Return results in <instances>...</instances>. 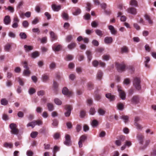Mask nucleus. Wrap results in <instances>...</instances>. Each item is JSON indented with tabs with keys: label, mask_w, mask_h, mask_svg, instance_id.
I'll use <instances>...</instances> for the list:
<instances>
[{
	"label": "nucleus",
	"mask_w": 156,
	"mask_h": 156,
	"mask_svg": "<svg viewBox=\"0 0 156 156\" xmlns=\"http://www.w3.org/2000/svg\"><path fill=\"white\" fill-rule=\"evenodd\" d=\"M62 17L63 19L66 20H67L68 19V15L65 12H63L62 13Z\"/></svg>",
	"instance_id": "47"
},
{
	"label": "nucleus",
	"mask_w": 156,
	"mask_h": 156,
	"mask_svg": "<svg viewBox=\"0 0 156 156\" xmlns=\"http://www.w3.org/2000/svg\"><path fill=\"white\" fill-rule=\"evenodd\" d=\"M99 63V62H98L96 60H94L92 62V64L93 66L95 67H97L98 64Z\"/></svg>",
	"instance_id": "63"
},
{
	"label": "nucleus",
	"mask_w": 156,
	"mask_h": 156,
	"mask_svg": "<svg viewBox=\"0 0 156 156\" xmlns=\"http://www.w3.org/2000/svg\"><path fill=\"white\" fill-rule=\"evenodd\" d=\"M98 124V122L96 120H94L91 123V125L93 127L96 126Z\"/></svg>",
	"instance_id": "54"
},
{
	"label": "nucleus",
	"mask_w": 156,
	"mask_h": 156,
	"mask_svg": "<svg viewBox=\"0 0 156 156\" xmlns=\"http://www.w3.org/2000/svg\"><path fill=\"white\" fill-rule=\"evenodd\" d=\"M145 20H147L149 24L152 25L153 24V21L151 20V18L147 14H145L144 16Z\"/></svg>",
	"instance_id": "18"
},
{
	"label": "nucleus",
	"mask_w": 156,
	"mask_h": 156,
	"mask_svg": "<svg viewBox=\"0 0 156 156\" xmlns=\"http://www.w3.org/2000/svg\"><path fill=\"white\" fill-rule=\"evenodd\" d=\"M87 58L89 61H90L92 59V54L90 50H87L86 52Z\"/></svg>",
	"instance_id": "19"
},
{
	"label": "nucleus",
	"mask_w": 156,
	"mask_h": 156,
	"mask_svg": "<svg viewBox=\"0 0 156 156\" xmlns=\"http://www.w3.org/2000/svg\"><path fill=\"white\" fill-rule=\"evenodd\" d=\"M21 64L23 66V67L27 69H29V68L28 66L27 62V61H23L21 62Z\"/></svg>",
	"instance_id": "37"
},
{
	"label": "nucleus",
	"mask_w": 156,
	"mask_h": 156,
	"mask_svg": "<svg viewBox=\"0 0 156 156\" xmlns=\"http://www.w3.org/2000/svg\"><path fill=\"white\" fill-rule=\"evenodd\" d=\"M140 120V117L138 116H136L135 117L134 122V124H136V123H138V122Z\"/></svg>",
	"instance_id": "59"
},
{
	"label": "nucleus",
	"mask_w": 156,
	"mask_h": 156,
	"mask_svg": "<svg viewBox=\"0 0 156 156\" xmlns=\"http://www.w3.org/2000/svg\"><path fill=\"white\" fill-rule=\"evenodd\" d=\"M120 118L123 120L125 123H126L128 121V117L127 115H123L120 117Z\"/></svg>",
	"instance_id": "44"
},
{
	"label": "nucleus",
	"mask_w": 156,
	"mask_h": 156,
	"mask_svg": "<svg viewBox=\"0 0 156 156\" xmlns=\"http://www.w3.org/2000/svg\"><path fill=\"white\" fill-rule=\"evenodd\" d=\"M139 99L138 97L137 96H134L133 97L131 101L135 104H137L139 102Z\"/></svg>",
	"instance_id": "23"
},
{
	"label": "nucleus",
	"mask_w": 156,
	"mask_h": 156,
	"mask_svg": "<svg viewBox=\"0 0 156 156\" xmlns=\"http://www.w3.org/2000/svg\"><path fill=\"white\" fill-rule=\"evenodd\" d=\"M36 125V124L35 122H34V121H33L29 123L27 125V127L31 126L32 128H34Z\"/></svg>",
	"instance_id": "34"
},
{
	"label": "nucleus",
	"mask_w": 156,
	"mask_h": 156,
	"mask_svg": "<svg viewBox=\"0 0 156 156\" xmlns=\"http://www.w3.org/2000/svg\"><path fill=\"white\" fill-rule=\"evenodd\" d=\"M98 24V22L96 20L94 21L91 23V26L93 27L96 28L97 27Z\"/></svg>",
	"instance_id": "39"
},
{
	"label": "nucleus",
	"mask_w": 156,
	"mask_h": 156,
	"mask_svg": "<svg viewBox=\"0 0 156 156\" xmlns=\"http://www.w3.org/2000/svg\"><path fill=\"white\" fill-rule=\"evenodd\" d=\"M55 103L58 105H60L62 104L61 101L57 98H56L54 100Z\"/></svg>",
	"instance_id": "50"
},
{
	"label": "nucleus",
	"mask_w": 156,
	"mask_h": 156,
	"mask_svg": "<svg viewBox=\"0 0 156 156\" xmlns=\"http://www.w3.org/2000/svg\"><path fill=\"white\" fill-rule=\"evenodd\" d=\"M116 66L117 69L119 72L124 71L125 69L126 65L123 62L121 63H117Z\"/></svg>",
	"instance_id": "4"
},
{
	"label": "nucleus",
	"mask_w": 156,
	"mask_h": 156,
	"mask_svg": "<svg viewBox=\"0 0 156 156\" xmlns=\"http://www.w3.org/2000/svg\"><path fill=\"white\" fill-rule=\"evenodd\" d=\"M134 125L138 129L141 130L142 129L143 127L139 123H136Z\"/></svg>",
	"instance_id": "64"
},
{
	"label": "nucleus",
	"mask_w": 156,
	"mask_h": 156,
	"mask_svg": "<svg viewBox=\"0 0 156 156\" xmlns=\"http://www.w3.org/2000/svg\"><path fill=\"white\" fill-rule=\"evenodd\" d=\"M136 138L139 141V143L140 144L143 145L144 144V136L141 134H137Z\"/></svg>",
	"instance_id": "8"
},
{
	"label": "nucleus",
	"mask_w": 156,
	"mask_h": 156,
	"mask_svg": "<svg viewBox=\"0 0 156 156\" xmlns=\"http://www.w3.org/2000/svg\"><path fill=\"white\" fill-rule=\"evenodd\" d=\"M92 44L94 46H98L99 44L98 41L96 40H94L92 41Z\"/></svg>",
	"instance_id": "57"
},
{
	"label": "nucleus",
	"mask_w": 156,
	"mask_h": 156,
	"mask_svg": "<svg viewBox=\"0 0 156 156\" xmlns=\"http://www.w3.org/2000/svg\"><path fill=\"white\" fill-rule=\"evenodd\" d=\"M38 133L36 131H34L31 132L30 134L31 137L33 138H35L37 135Z\"/></svg>",
	"instance_id": "43"
},
{
	"label": "nucleus",
	"mask_w": 156,
	"mask_h": 156,
	"mask_svg": "<svg viewBox=\"0 0 156 156\" xmlns=\"http://www.w3.org/2000/svg\"><path fill=\"white\" fill-rule=\"evenodd\" d=\"M125 136H122L120 137V139L119 140H116L115 141V144L117 146H120L121 144V143L125 140Z\"/></svg>",
	"instance_id": "10"
},
{
	"label": "nucleus",
	"mask_w": 156,
	"mask_h": 156,
	"mask_svg": "<svg viewBox=\"0 0 156 156\" xmlns=\"http://www.w3.org/2000/svg\"><path fill=\"white\" fill-rule=\"evenodd\" d=\"M5 9L8 10L12 13L14 12V8L11 6H9L8 8H5Z\"/></svg>",
	"instance_id": "56"
},
{
	"label": "nucleus",
	"mask_w": 156,
	"mask_h": 156,
	"mask_svg": "<svg viewBox=\"0 0 156 156\" xmlns=\"http://www.w3.org/2000/svg\"><path fill=\"white\" fill-rule=\"evenodd\" d=\"M98 112L100 115L103 116L105 114V112L102 109L100 108L98 109Z\"/></svg>",
	"instance_id": "35"
},
{
	"label": "nucleus",
	"mask_w": 156,
	"mask_h": 156,
	"mask_svg": "<svg viewBox=\"0 0 156 156\" xmlns=\"http://www.w3.org/2000/svg\"><path fill=\"white\" fill-rule=\"evenodd\" d=\"M58 84L57 82L54 81L53 82V86L54 88V91L57 92L58 90Z\"/></svg>",
	"instance_id": "29"
},
{
	"label": "nucleus",
	"mask_w": 156,
	"mask_h": 156,
	"mask_svg": "<svg viewBox=\"0 0 156 156\" xmlns=\"http://www.w3.org/2000/svg\"><path fill=\"white\" fill-rule=\"evenodd\" d=\"M4 146L6 148H12L13 147V144L11 143H5L4 144Z\"/></svg>",
	"instance_id": "45"
},
{
	"label": "nucleus",
	"mask_w": 156,
	"mask_h": 156,
	"mask_svg": "<svg viewBox=\"0 0 156 156\" xmlns=\"http://www.w3.org/2000/svg\"><path fill=\"white\" fill-rule=\"evenodd\" d=\"M22 25L24 28H27L28 27L29 24L27 21L25 20L23 21Z\"/></svg>",
	"instance_id": "48"
},
{
	"label": "nucleus",
	"mask_w": 156,
	"mask_h": 156,
	"mask_svg": "<svg viewBox=\"0 0 156 156\" xmlns=\"http://www.w3.org/2000/svg\"><path fill=\"white\" fill-rule=\"evenodd\" d=\"M52 8L54 11H58L61 9V5H57L55 4H52Z\"/></svg>",
	"instance_id": "17"
},
{
	"label": "nucleus",
	"mask_w": 156,
	"mask_h": 156,
	"mask_svg": "<svg viewBox=\"0 0 156 156\" xmlns=\"http://www.w3.org/2000/svg\"><path fill=\"white\" fill-rule=\"evenodd\" d=\"M110 58V56L108 55H105L102 56V59L106 61H108L109 59Z\"/></svg>",
	"instance_id": "41"
},
{
	"label": "nucleus",
	"mask_w": 156,
	"mask_h": 156,
	"mask_svg": "<svg viewBox=\"0 0 156 156\" xmlns=\"http://www.w3.org/2000/svg\"><path fill=\"white\" fill-rule=\"evenodd\" d=\"M150 140H147L145 141V143L143 145L142 148V149H144L146 148L148 145L150 143Z\"/></svg>",
	"instance_id": "32"
},
{
	"label": "nucleus",
	"mask_w": 156,
	"mask_h": 156,
	"mask_svg": "<svg viewBox=\"0 0 156 156\" xmlns=\"http://www.w3.org/2000/svg\"><path fill=\"white\" fill-rule=\"evenodd\" d=\"M17 79L19 84L21 86H23L24 85V83L23 80L20 77L18 78Z\"/></svg>",
	"instance_id": "55"
},
{
	"label": "nucleus",
	"mask_w": 156,
	"mask_h": 156,
	"mask_svg": "<svg viewBox=\"0 0 156 156\" xmlns=\"http://www.w3.org/2000/svg\"><path fill=\"white\" fill-rule=\"evenodd\" d=\"M108 29L110 30L111 34L113 35H115L117 33V31L112 25H110L108 26Z\"/></svg>",
	"instance_id": "21"
},
{
	"label": "nucleus",
	"mask_w": 156,
	"mask_h": 156,
	"mask_svg": "<svg viewBox=\"0 0 156 156\" xmlns=\"http://www.w3.org/2000/svg\"><path fill=\"white\" fill-rule=\"evenodd\" d=\"M64 108L66 111V112L64 113L66 117H68L70 115L72 108L71 106L68 105H65Z\"/></svg>",
	"instance_id": "3"
},
{
	"label": "nucleus",
	"mask_w": 156,
	"mask_h": 156,
	"mask_svg": "<svg viewBox=\"0 0 156 156\" xmlns=\"http://www.w3.org/2000/svg\"><path fill=\"white\" fill-rule=\"evenodd\" d=\"M2 118L3 120L5 121H6L8 120L9 119V118L8 116L6 114L4 113L2 117Z\"/></svg>",
	"instance_id": "60"
},
{
	"label": "nucleus",
	"mask_w": 156,
	"mask_h": 156,
	"mask_svg": "<svg viewBox=\"0 0 156 156\" xmlns=\"http://www.w3.org/2000/svg\"><path fill=\"white\" fill-rule=\"evenodd\" d=\"M105 96L110 101H114L115 99V97L114 95H112L111 93H109L105 94Z\"/></svg>",
	"instance_id": "11"
},
{
	"label": "nucleus",
	"mask_w": 156,
	"mask_h": 156,
	"mask_svg": "<svg viewBox=\"0 0 156 156\" xmlns=\"http://www.w3.org/2000/svg\"><path fill=\"white\" fill-rule=\"evenodd\" d=\"M87 136L85 135H83L80 137L78 143L79 147L80 148L81 147L83 146L82 143L87 139Z\"/></svg>",
	"instance_id": "6"
},
{
	"label": "nucleus",
	"mask_w": 156,
	"mask_h": 156,
	"mask_svg": "<svg viewBox=\"0 0 156 156\" xmlns=\"http://www.w3.org/2000/svg\"><path fill=\"white\" fill-rule=\"evenodd\" d=\"M86 115V112L84 111H82L80 113V117L81 118H84Z\"/></svg>",
	"instance_id": "58"
},
{
	"label": "nucleus",
	"mask_w": 156,
	"mask_h": 156,
	"mask_svg": "<svg viewBox=\"0 0 156 156\" xmlns=\"http://www.w3.org/2000/svg\"><path fill=\"white\" fill-rule=\"evenodd\" d=\"M129 5L132 6L136 7L137 6V3L136 0H131L130 2Z\"/></svg>",
	"instance_id": "31"
},
{
	"label": "nucleus",
	"mask_w": 156,
	"mask_h": 156,
	"mask_svg": "<svg viewBox=\"0 0 156 156\" xmlns=\"http://www.w3.org/2000/svg\"><path fill=\"white\" fill-rule=\"evenodd\" d=\"M35 92H36L34 88H30L29 89V91H28L30 95L33 94L35 93Z\"/></svg>",
	"instance_id": "52"
},
{
	"label": "nucleus",
	"mask_w": 156,
	"mask_h": 156,
	"mask_svg": "<svg viewBox=\"0 0 156 156\" xmlns=\"http://www.w3.org/2000/svg\"><path fill=\"white\" fill-rule=\"evenodd\" d=\"M81 10L79 8H77L76 9L75 11L73 12V15L77 16L79 14L81 13Z\"/></svg>",
	"instance_id": "46"
},
{
	"label": "nucleus",
	"mask_w": 156,
	"mask_h": 156,
	"mask_svg": "<svg viewBox=\"0 0 156 156\" xmlns=\"http://www.w3.org/2000/svg\"><path fill=\"white\" fill-rule=\"evenodd\" d=\"M39 53L37 51H35L32 52L31 55V58H35L38 57L39 56Z\"/></svg>",
	"instance_id": "24"
},
{
	"label": "nucleus",
	"mask_w": 156,
	"mask_h": 156,
	"mask_svg": "<svg viewBox=\"0 0 156 156\" xmlns=\"http://www.w3.org/2000/svg\"><path fill=\"white\" fill-rule=\"evenodd\" d=\"M140 83V81L139 78L136 77L134 79L133 85L137 90H139L141 89Z\"/></svg>",
	"instance_id": "2"
},
{
	"label": "nucleus",
	"mask_w": 156,
	"mask_h": 156,
	"mask_svg": "<svg viewBox=\"0 0 156 156\" xmlns=\"http://www.w3.org/2000/svg\"><path fill=\"white\" fill-rule=\"evenodd\" d=\"M41 79L43 82L46 83L49 80V76L44 74L42 75Z\"/></svg>",
	"instance_id": "14"
},
{
	"label": "nucleus",
	"mask_w": 156,
	"mask_h": 156,
	"mask_svg": "<svg viewBox=\"0 0 156 156\" xmlns=\"http://www.w3.org/2000/svg\"><path fill=\"white\" fill-rule=\"evenodd\" d=\"M25 50L26 52H28L32 50L33 49V47L32 46L25 45L24 46Z\"/></svg>",
	"instance_id": "20"
},
{
	"label": "nucleus",
	"mask_w": 156,
	"mask_h": 156,
	"mask_svg": "<svg viewBox=\"0 0 156 156\" xmlns=\"http://www.w3.org/2000/svg\"><path fill=\"white\" fill-rule=\"evenodd\" d=\"M17 126L14 123L10 124L9 126L10 128L11 129V133L12 134L17 135L19 132V130L17 128Z\"/></svg>",
	"instance_id": "1"
},
{
	"label": "nucleus",
	"mask_w": 156,
	"mask_h": 156,
	"mask_svg": "<svg viewBox=\"0 0 156 156\" xmlns=\"http://www.w3.org/2000/svg\"><path fill=\"white\" fill-rule=\"evenodd\" d=\"M61 48V46L60 45H58L57 46L55 47H53V49L54 50L56 51H59L60 48Z\"/></svg>",
	"instance_id": "62"
},
{
	"label": "nucleus",
	"mask_w": 156,
	"mask_h": 156,
	"mask_svg": "<svg viewBox=\"0 0 156 156\" xmlns=\"http://www.w3.org/2000/svg\"><path fill=\"white\" fill-rule=\"evenodd\" d=\"M103 76V73L101 70H98L97 74V79L99 80H101Z\"/></svg>",
	"instance_id": "22"
},
{
	"label": "nucleus",
	"mask_w": 156,
	"mask_h": 156,
	"mask_svg": "<svg viewBox=\"0 0 156 156\" xmlns=\"http://www.w3.org/2000/svg\"><path fill=\"white\" fill-rule=\"evenodd\" d=\"M11 48V45L9 44H7L4 46V50L6 51H9Z\"/></svg>",
	"instance_id": "49"
},
{
	"label": "nucleus",
	"mask_w": 156,
	"mask_h": 156,
	"mask_svg": "<svg viewBox=\"0 0 156 156\" xmlns=\"http://www.w3.org/2000/svg\"><path fill=\"white\" fill-rule=\"evenodd\" d=\"M119 96L122 100H125L126 99V94L123 91L119 93Z\"/></svg>",
	"instance_id": "28"
},
{
	"label": "nucleus",
	"mask_w": 156,
	"mask_h": 156,
	"mask_svg": "<svg viewBox=\"0 0 156 156\" xmlns=\"http://www.w3.org/2000/svg\"><path fill=\"white\" fill-rule=\"evenodd\" d=\"M95 32L97 35L100 36H101L103 34L102 33V32L101 30L99 29L96 30H95Z\"/></svg>",
	"instance_id": "51"
},
{
	"label": "nucleus",
	"mask_w": 156,
	"mask_h": 156,
	"mask_svg": "<svg viewBox=\"0 0 156 156\" xmlns=\"http://www.w3.org/2000/svg\"><path fill=\"white\" fill-rule=\"evenodd\" d=\"M11 22L10 17L9 16H5L4 22V23L6 25H8Z\"/></svg>",
	"instance_id": "16"
},
{
	"label": "nucleus",
	"mask_w": 156,
	"mask_h": 156,
	"mask_svg": "<svg viewBox=\"0 0 156 156\" xmlns=\"http://www.w3.org/2000/svg\"><path fill=\"white\" fill-rule=\"evenodd\" d=\"M129 50L127 47L124 46L121 48V52L122 53H127L129 52Z\"/></svg>",
	"instance_id": "30"
},
{
	"label": "nucleus",
	"mask_w": 156,
	"mask_h": 156,
	"mask_svg": "<svg viewBox=\"0 0 156 156\" xmlns=\"http://www.w3.org/2000/svg\"><path fill=\"white\" fill-rule=\"evenodd\" d=\"M73 39V36L71 35H69L66 37V40L67 42H70Z\"/></svg>",
	"instance_id": "42"
},
{
	"label": "nucleus",
	"mask_w": 156,
	"mask_h": 156,
	"mask_svg": "<svg viewBox=\"0 0 156 156\" xmlns=\"http://www.w3.org/2000/svg\"><path fill=\"white\" fill-rule=\"evenodd\" d=\"M125 103L124 104L122 103H119L117 104V107L119 110L122 111L123 110L124 108Z\"/></svg>",
	"instance_id": "27"
},
{
	"label": "nucleus",
	"mask_w": 156,
	"mask_h": 156,
	"mask_svg": "<svg viewBox=\"0 0 156 156\" xmlns=\"http://www.w3.org/2000/svg\"><path fill=\"white\" fill-rule=\"evenodd\" d=\"M73 58V56L72 55L68 54L66 56L64 59L66 61H69L72 60Z\"/></svg>",
	"instance_id": "25"
},
{
	"label": "nucleus",
	"mask_w": 156,
	"mask_h": 156,
	"mask_svg": "<svg viewBox=\"0 0 156 156\" xmlns=\"http://www.w3.org/2000/svg\"><path fill=\"white\" fill-rule=\"evenodd\" d=\"M113 39L112 37H107L105 38L104 42L107 44H110L112 43Z\"/></svg>",
	"instance_id": "12"
},
{
	"label": "nucleus",
	"mask_w": 156,
	"mask_h": 156,
	"mask_svg": "<svg viewBox=\"0 0 156 156\" xmlns=\"http://www.w3.org/2000/svg\"><path fill=\"white\" fill-rule=\"evenodd\" d=\"M62 92L63 94L68 97L71 96L72 94V92L71 91H69L66 87L63 88Z\"/></svg>",
	"instance_id": "5"
},
{
	"label": "nucleus",
	"mask_w": 156,
	"mask_h": 156,
	"mask_svg": "<svg viewBox=\"0 0 156 156\" xmlns=\"http://www.w3.org/2000/svg\"><path fill=\"white\" fill-rule=\"evenodd\" d=\"M126 10L128 12L133 15H136L137 13L136 9L134 7L129 8Z\"/></svg>",
	"instance_id": "9"
},
{
	"label": "nucleus",
	"mask_w": 156,
	"mask_h": 156,
	"mask_svg": "<svg viewBox=\"0 0 156 156\" xmlns=\"http://www.w3.org/2000/svg\"><path fill=\"white\" fill-rule=\"evenodd\" d=\"M19 36L21 39H25L27 37L25 33L24 32H21L20 33Z\"/></svg>",
	"instance_id": "36"
},
{
	"label": "nucleus",
	"mask_w": 156,
	"mask_h": 156,
	"mask_svg": "<svg viewBox=\"0 0 156 156\" xmlns=\"http://www.w3.org/2000/svg\"><path fill=\"white\" fill-rule=\"evenodd\" d=\"M145 61L144 62L145 66L147 68H149V66L148 65V63L150 61V58L148 56L145 57Z\"/></svg>",
	"instance_id": "33"
},
{
	"label": "nucleus",
	"mask_w": 156,
	"mask_h": 156,
	"mask_svg": "<svg viewBox=\"0 0 156 156\" xmlns=\"http://www.w3.org/2000/svg\"><path fill=\"white\" fill-rule=\"evenodd\" d=\"M87 7H86V10L87 11L89 12L91 9L92 6L91 4L90 3L88 2L87 3Z\"/></svg>",
	"instance_id": "53"
},
{
	"label": "nucleus",
	"mask_w": 156,
	"mask_h": 156,
	"mask_svg": "<svg viewBox=\"0 0 156 156\" xmlns=\"http://www.w3.org/2000/svg\"><path fill=\"white\" fill-rule=\"evenodd\" d=\"M50 34L51 37V41H52L57 39V36L53 31H51Z\"/></svg>",
	"instance_id": "15"
},
{
	"label": "nucleus",
	"mask_w": 156,
	"mask_h": 156,
	"mask_svg": "<svg viewBox=\"0 0 156 156\" xmlns=\"http://www.w3.org/2000/svg\"><path fill=\"white\" fill-rule=\"evenodd\" d=\"M48 109L49 111H52L54 109V107L53 105L51 103H48L47 104Z\"/></svg>",
	"instance_id": "26"
},
{
	"label": "nucleus",
	"mask_w": 156,
	"mask_h": 156,
	"mask_svg": "<svg viewBox=\"0 0 156 156\" xmlns=\"http://www.w3.org/2000/svg\"><path fill=\"white\" fill-rule=\"evenodd\" d=\"M30 74V72L29 69H25L23 71V75L24 76H29Z\"/></svg>",
	"instance_id": "40"
},
{
	"label": "nucleus",
	"mask_w": 156,
	"mask_h": 156,
	"mask_svg": "<svg viewBox=\"0 0 156 156\" xmlns=\"http://www.w3.org/2000/svg\"><path fill=\"white\" fill-rule=\"evenodd\" d=\"M65 140L64 142V144L66 146L70 145L71 141L70 136L69 135L66 134L65 136Z\"/></svg>",
	"instance_id": "7"
},
{
	"label": "nucleus",
	"mask_w": 156,
	"mask_h": 156,
	"mask_svg": "<svg viewBox=\"0 0 156 156\" xmlns=\"http://www.w3.org/2000/svg\"><path fill=\"white\" fill-rule=\"evenodd\" d=\"M1 105L5 106L8 104V101L5 98H2L1 100Z\"/></svg>",
	"instance_id": "38"
},
{
	"label": "nucleus",
	"mask_w": 156,
	"mask_h": 156,
	"mask_svg": "<svg viewBox=\"0 0 156 156\" xmlns=\"http://www.w3.org/2000/svg\"><path fill=\"white\" fill-rule=\"evenodd\" d=\"M76 45L77 44L75 42H71L68 45L67 48L69 50H71L76 48Z\"/></svg>",
	"instance_id": "13"
},
{
	"label": "nucleus",
	"mask_w": 156,
	"mask_h": 156,
	"mask_svg": "<svg viewBox=\"0 0 156 156\" xmlns=\"http://www.w3.org/2000/svg\"><path fill=\"white\" fill-rule=\"evenodd\" d=\"M17 115L19 118H22L24 116V113L22 112L19 111L17 113Z\"/></svg>",
	"instance_id": "61"
}]
</instances>
